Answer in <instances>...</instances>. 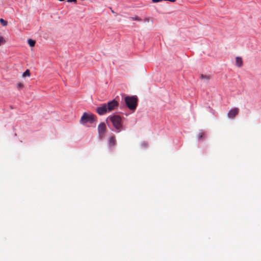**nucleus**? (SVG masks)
Masks as SVG:
<instances>
[{
    "mask_svg": "<svg viewBox=\"0 0 261 261\" xmlns=\"http://www.w3.org/2000/svg\"><path fill=\"white\" fill-rule=\"evenodd\" d=\"M125 102L130 110H135L137 106L138 99L135 96H126L125 97Z\"/></svg>",
    "mask_w": 261,
    "mask_h": 261,
    "instance_id": "obj_1",
    "label": "nucleus"
},
{
    "mask_svg": "<svg viewBox=\"0 0 261 261\" xmlns=\"http://www.w3.org/2000/svg\"><path fill=\"white\" fill-rule=\"evenodd\" d=\"M95 121V116L92 113H84L80 120L81 124H86L88 122L93 123Z\"/></svg>",
    "mask_w": 261,
    "mask_h": 261,
    "instance_id": "obj_2",
    "label": "nucleus"
},
{
    "mask_svg": "<svg viewBox=\"0 0 261 261\" xmlns=\"http://www.w3.org/2000/svg\"><path fill=\"white\" fill-rule=\"evenodd\" d=\"M109 119L114 127L120 131L122 126L121 117L118 115H114L110 117Z\"/></svg>",
    "mask_w": 261,
    "mask_h": 261,
    "instance_id": "obj_3",
    "label": "nucleus"
},
{
    "mask_svg": "<svg viewBox=\"0 0 261 261\" xmlns=\"http://www.w3.org/2000/svg\"><path fill=\"white\" fill-rule=\"evenodd\" d=\"M98 132L100 138H102L106 132L107 127L104 122L100 123L98 126Z\"/></svg>",
    "mask_w": 261,
    "mask_h": 261,
    "instance_id": "obj_4",
    "label": "nucleus"
},
{
    "mask_svg": "<svg viewBox=\"0 0 261 261\" xmlns=\"http://www.w3.org/2000/svg\"><path fill=\"white\" fill-rule=\"evenodd\" d=\"M106 106L108 112H111L118 106V102L116 100L113 99L106 104Z\"/></svg>",
    "mask_w": 261,
    "mask_h": 261,
    "instance_id": "obj_5",
    "label": "nucleus"
},
{
    "mask_svg": "<svg viewBox=\"0 0 261 261\" xmlns=\"http://www.w3.org/2000/svg\"><path fill=\"white\" fill-rule=\"evenodd\" d=\"M97 113L100 115H102L108 112L106 104H102L101 106L98 107L96 109Z\"/></svg>",
    "mask_w": 261,
    "mask_h": 261,
    "instance_id": "obj_6",
    "label": "nucleus"
},
{
    "mask_svg": "<svg viewBox=\"0 0 261 261\" xmlns=\"http://www.w3.org/2000/svg\"><path fill=\"white\" fill-rule=\"evenodd\" d=\"M239 109L234 108L231 109L227 114V116L230 118H233L235 117L239 113Z\"/></svg>",
    "mask_w": 261,
    "mask_h": 261,
    "instance_id": "obj_7",
    "label": "nucleus"
},
{
    "mask_svg": "<svg viewBox=\"0 0 261 261\" xmlns=\"http://www.w3.org/2000/svg\"><path fill=\"white\" fill-rule=\"evenodd\" d=\"M109 145L110 147H113L116 145V140L115 136H112L109 139Z\"/></svg>",
    "mask_w": 261,
    "mask_h": 261,
    "instance_id": "obj_8",
    "label": "nucleus"
},
{
    "mask_svg": "<svg viewBox=\"0 0 261 261\" xmlns=\"http://www.w3.org/2000/svg\"><path fill=\"white\" fill-rule=\"evenodd\" d=\"M236 65L239 67H241L243 65L242 59L241 57H237L236 60Z\"/></svg>",
    "mask_w": 261,
    "mask_h": 261,
    "instance_id": "obj_9",
    "label": "nucleus"
},
{
    "mask_svg": "<svg viewBox=\"0 0 261 261\" xmlns=\"http://www.w3.org/2000/svg\"><path fill=\"white\" fill-rule=\"evenodd\" d=\"M200 79L201 80L203 81H208L211 79V76L209 75H205V74H201L200 75Z\"/></svg>",
    "mask_w": 261,
    "mask_h": 261,
    "instance_id": "obj_10",
    "label": "nucleus"
},
{
    "mask_svg": "<svg viewBox=\"0 0 261 261\" xmlns=\"http://www.w3.org/2000/svg\"><path fill=\"white\" fill-rule=\"evenodd\" d=\"M28 43L31 47H33L35 45V41L31 39L28 40Z\"/></svg>",
    "mask_w": 261,
    "mask_h": 261,
    "instance_id": "obj_11",
    "label": "nucleus"
},
{
    "mask_svg": "<svg viewBox=\"0 0 261 261\" xmlns=\"http://www.w3.org/2000/svg\"><path fill=\"white\" fill-rule=\"evenodd\" d=\"M0 22L1 24L3 26H6L8 24V22L3 18L0 19Z\"/></svg>",
    "mask_w": 261,
    "mask_h": 261,
    "instance_id": "obj_12",
    "label": "nucleus"
},
{
    "mask_svg": "<svg viewBox=\"0 0 261 261\" xmlns=\"http://www.w3.org/2000/svg\"><path fill=\"white\" fill-rule=\"evenodd\" d=\"M22 75L23 77L29 76L30 75V70L29 69L26 70Z\"/></svg>",
    "mask_w": 261,
    "mask_h": 261,
    "instance_id": "obj_13",
    "label": "nucleus"
},
{
    "mask_svg": "<svg viewBox=\"0 0 261 261\" xmlns=\"http://www.w3.org/2000/svg\"><path fill=\"white\" fill-rule=\"evenodd\" d=\"M130 19L132 20L141 21V19L137 16L135 17H130Z\"/></svg>",
    "mask_w": 261,
    "mask_h": 261,
    "instance_id": "obj_14",
    "label": "nucleus"
},
{
    "mask_svg": "<svg viewBox=\"0 0 261 261\" xmlns=\"http://www.w3.org/2000/svg\"><path fill=\"white\" fill-rule=\"evenodd\" d=\"M5 42V40L4 38L3 37L0 36V45L4 44Z\"/></svg>",
    "mask_w": 261,
    "mask_h": 261,
    "instance_id": "obj_15",
    "label": "nucleus"
},
{
    "mask_svg": "<svg viewBox=\"0 0 261 261\" xmlns=\"http://www.w3.org/2000/svg\"><path fill=\"white\" fill-rule=\"evenodd\" d=\"M17 88L18 89H21L23 88V85L21 83H18L17 84Z\"/></svg>",
    "mask_w": 261,
    "mask_h": 261,
    "instance_id": "obj_16",
    "label": "nucleus"
},
{
    "mask_svg": "<svg viewBox=\"0 0 261 261\" xmlns=\"http://www.w3.org/2000/svg\"><path fill=\"white\" fill-rule=\"evenodd\" d=\"M204 136V133H201L199 135V136H198V138L199 139H201L203 138Z\"/></svg>",
    "mask_w": 261,
    "mask_h": 261,
    "instance_id": "obj_17",
    "label": "nucleus"
},
{
    "mask_svg": "<svg viewBox=\"0 0 261 261\" xmlns=\"http://www.w3.org/2000/svg\"><path fill=\"white\" fill-rule=\"evenodd\" d=\"M152 1L153 3H158V2L162 1V0H152Z\"/></svg>",
    "mask_w": 261,
    "mask_h": 261,
    "instance_id": "obj_18",
    "label": "nucleus"
},
{
    "mask_svg": "<svg viewBox=\"0 0 261 261\" xmlns=\"http://www.w3.org/2000/svg\"><path fill=\"white\" fill-rule=\"evenodd\" d=\"M67 1L69 2H74V3L76 2V0H67Z\"/></svg>",
    "mask_w": 261,
    "mask_h": 261,
    "instance_id": "obj_19",
    "label": "nucleus"
},
{
    "mask_svg": "<svg viewBox=\"0 0 261 261\" xmlns=\"http://www.w3.org/2000/svg\"><path fill=\"white\" fill-rule=\"evenodd\" d=\"M111 12H112V13H114V11H113V10H112V9H111Z\"/></svg>",
    "mask_w": 261,
    "mask_h": 261,
    "instance_id": "obj_20",
    "label": "nucleus"
}]
</instances>
